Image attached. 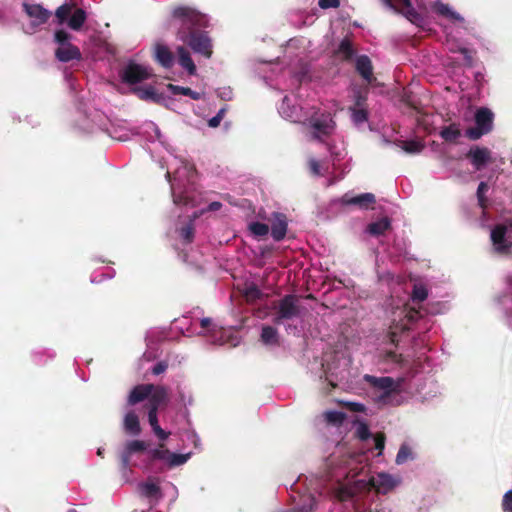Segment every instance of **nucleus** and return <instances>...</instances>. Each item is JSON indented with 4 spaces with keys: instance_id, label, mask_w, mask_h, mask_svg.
<instances>
[{
    "instance_id": "obj_1",
    "label": "nucleus",
    "mask_w": 512,
    "mask_h": 512,
    "mask_svg": "<svg viewBox=\"0 0 512 512\" xmlns=\"http://www.w3.org/2000/svg\"><path fill=\"white\" fill-rule=\"evenodd\" d=\"M172 17L178 22V38L195 53L210 58L213 53L211 39L201 31L208 26L207 16L192 7L177 6L172 11Z\"/></svg>"
},
{
    "instance_id": "obj_2",
    "label": "nucleus",
    "mask_w": 512,
    "mask_h": 512,
    "mask_svg": "<svg viewBox=\"0 0 512 512\" xmlns=\"http://www.w3.org/2000/svg\"><path fill=\"white\" fill-rule=\"evenodd\" d=\"M273 323L283 325L288 321L301 317L303 308L299 304V297L287 294L278 301L272 303Z\"/></svg>"
},
{
    "instance_id": "obj_3",
    "label": "nucleus",
    "mask_w": 512,
    "mask_h": 512,
    "mask_svg": "<svg viewBox=\"0 0 512 512\" xmlns=\"http://www.w3.org/2000/svg\"><path fill=\"white\" fill-rule=\"evenodd\" d=\"M493 120L494 114L489 108H479L475 113L476 125L466 129V137L470 140H478L483 135L490 133L493 129Z\"/></svg>"
},
{
    "instance_id": "obj_4",
    "label": "nucleus",
    "mask_w": 512,
    "mask_h": 512,
    "mask_svg": "<svg viewBox=\"0 0 512 512\" xmlns=\"http://www.w3.org/2000/svg\"><path fill=\"white\" fill-rule=\"evenodd\" d=\"M152 70L146 66L130 61L121 71L122 82L134 85L152 77Z\"/></svg>"
},
{
    "instance_id": "obj_5",
    "label": "nucleus",
    "mask_w": 512,
    "mask_h": 512,
    "mask_svg": "<svg viewBox=\"0 0 512 512\" xmlns=\"http://www.w3.org/2000/svg\"><path fill=\"white\" fill-rule=\"evenodd\" d=\"M506 234L507 226L504 224H497L491 230V242L498 254H508L512 248V241L506 237Z\"/></svg>"
},
{
    "instance_id": "obj_6",
    "label": "nucleus",
    "mask_w": 512,
    "mask_h": 512,
    "mask_svg": "<svg viewBox=\"0 0 512 512\" xmlns=\"http://www.w3.org/2000/svg\"><path fill=\"white\" fill-rule=\"evenodd\" d=\"M475 170H482L488 163L491 162V151L487 147H480L478 145L472 146L465 154Z\"/></svg>"
},
{
    "instance_id": "obj_7",
    "label": "nucleus",
    "mask_w": 512,
    "mask_h": 512,
    "mask_svg": "<svg viewBox=\"0 0 512 512\" xmlns=\"http://www.w3.org/2000/svg\"><path fill=\"white\" fill-rule=\"evenodd\" d=\"M22 6H23V10L25 11V13L30 18L33 19V21L31 22V25L33 28H36V27H39V26L45 24L51 16V12L48 11L47 9H45L40 4H29V3L24 2L22 4Z\"/></svg>"
},
{
    "instance_id": "obj_8",
    "label": "nucleus",
    "mask_w": 512,
    "mask_h": 512,
    "mask_svg": "<svg viewBox=\"0 0 512 512\" xmlns=\"http://www.w3.org/2000/svg\"><path fill=\"white\" fill-rule=\"evenodd\" d=\"M173 202L178 206L195 207L200 202V194L194 188H186L177 192L172 185Z\"/></svg>"
},
{
    "instance_id": "obj_9",
    "label": "nucleus",
    "mask_w": 512,
    "mask_h": 512,
    "mask_svg": "<svg viewBox=\"0 0 512 512\" xmlns=\"http://www.w3.org/2000/svg\"><path fill=\"white\" fill-rule=\"evenodd\" d=\"M364 380L372 387L383 390V394L380 396L381 400L389 397L395 391L394 379L392 377H376L366 374Z\"/></svg>"
},
{
    "instance_id": "obj_10",
    "label": "nucleus",
    "mask_w": 512,
    "mask_h": 512,
    "mask_svg": "<svg viewBox=\"0 0 512 512\" xmlns=\"http://www.w3.org/2000/svg\"><path fill=\"white\" fill-rule=\"evenodd\" d=\"M310 125L315 131L316 138H319L321 135H329L334 128V122L329 113L322 114L320 117H312Z\"/></svg>"
},
{
    "instance_id": "obj_11",
    "label": "nucleus",
    "mask_w": 512,
    "mask_h": 512,
    "mask_svg": "<svg viewBox=\"0 0 512 512\" xmlns=\"http://www.w3.org/2000/svg\"><path fill=\"white\" fill-rule=\"evenodd\" d=\"M355 69L357 73L368 83L371 84L376 78L373 75V65L367 55H360L356 58Z\"/></svg>"
},
{
    "instance_id": "obj_12",
    "label": "nucleus",
    "mask_w": 512,
    "mask_h": 512,
    "mask_svg": "<svg viewBox=\"0 0 512 512\" xmlns=\"http://www.w3.org/2000/svg\"><path fill=\"white\" fill-rule=\"evenodd\" d=\"M287 217L283 213H274L271 223V236L275 241H281L287 233Z\"/></svg>"
},
{
    "instance_id": "obj_13",
    "label": "nucleus",
    "mask_w": 512,
    "mask_h": 512,
    "mask_svg": "<svg viewBox=\"0 0 512 512\" xmlns=\"http://www.w3.org/2000/svg\"><path fill=\"white\" fill-rule=\"evenodd\" d=\"M147 443L142 440H132L126 443L121 453V464L123 468H127L130 464L131 456L134 453H140L147 449Z\"/></svg>"
},
{
    "instance_id": "obj_14",
    "label": "nucleus",
    "mask_w": 512,
    "mask_h": 512,
    "mask_svg": "<svg viewBox=\"0 0 512 512\" xmlns=\"http://www.w3.org/2000/svg\"><path fill=\"white\" fill-rule=\"evenodd\" d=\"M154 58L163 68L169 69L174 65L175 57L168 46L157 43L154 47Z\"/></svg>"
},
{
    "instance_id": "obj_15",
    "label": "nucleus",
    "mask_w": 512,
    "mask_h": 512,
    "mask_svg": "<svg viewBox=\"0 0 512 512\" xmlns=\"http://www.w3.org/2000/svg\"><path fill=\"white\" fill-rule=\"evenodd\" d=\"M55 57L60 62L67 63L72 60H78V61L81 60L82 54H81L80 49L76 45H73L70 43L67 45L59 46L55 50Z\"/></svg>"
},
{
    "instance_id": "obj_16",
    "label": "nucleus",
    "mask_w": 512,
    "mask_h": 512,
    "mask_svg": "<svg viewBox=\"0 0 512 512\" xmlns=\"http://www.w3.org/2000/svg\"><path fill=\"white\" fill-rule=\"evenodd\" d=\"M154 389L153 384H139L136 385L128 396V404L133 406L136 405L149 397Z\"/></svg>"
},
{
    "instance_id": "obj_17",
    "label": "nucleus",
    "mask_w": 512,
    "mask_h": 512,
    "mask_svg": "<svg viewBox=\"0 0 512 512\" xmlns=\"http://www.w3.org/2000/svg\"><path fill=\"white\" fill-rule=\"evenodd\" d=\"M342 201L346 205H356L362 209H368L376 203V198L372 193H363L354 197H349L346 194L343 196Z\"/></svg>"
},
{
    "instance_id": "obj_18",
    "label": "nucleus",
    "mask_w": 512,
    "mask_h": 512,
    "mask_svg": "<svg viewBox=\"0 0 512 512\" xmlns=\"http://www.w3.org/2000/svg\"><path fill=\"white\" fill-rule=\"evenodd\" d=\"M168 403V389L165 386H155L152 393L148 397L147 408L155 407L159 409L161 405Z\"/></svg>"
},
{
    "instance_id": "obj_19",
    "label": "nucleus",
    "mask_w": 512,
    "mask_h": 512,
    "mask_svg": "<svg viewBox=\"0 0 512 512\" xmlns=\"http://www.w3.org/2000/svg\"><path fill=\"white\" fill-rule=\"evenodd\" d=\"M397 484L393 476L387 473L378 474L377 478L372 480V485L380 493H387L392 490Z\"/></svg>"
},
{
    "instance_id": "obj_20",
    "label": "nucleus",
    "mask_w": 512,
    "mask_h": 512,
    "mask_svg": "<svg viewBox=\"0 0 512 512\" xmlns=\"http://www.w3.org/2000/svg\"><path fill=\"white\" fill-rule=\"evenodd\" d=\"M178 53V63L179 65L185 69L189 75H195L196 73V65L191 58L189 51L184 46H179L177 48Z\"/></svg>"
},
{
    "instance_id": "obj_21",
    "label": "nucleus",
    "mask_w": 512,
    "mask_h": 512,
    "mask_svg": "<svg viewBox=\"0 0 512 512\" xmlns=\"http://www.w3.org/2000/svg\"><path fill=\"white\" fill-rule=\"evenodd\" d=\"M134 93L143 101H151L157 104L161 103L164 99L163 95L158 93L153 86L135 88Z\"/></svg>"
},
{
    "instance_id": "obj_22",
    "label": "nucleus",
    "mask_w": 512,
    "mask_h": 512,
    "mask_svg": "<svg viewBox=\"0 0 512 512\" xmlns=\"http://www.w3.org/2000/svg\"><path fill=\"white\" fill-rule=\"evenodd\" d=\"M261 342L268 346L279 345V334L275 327L270 325H264L260 335Z\"/></svg>"
},
{
    "instance_id": "obj_23",
    "label": "nucleus",
    "mask_w": 512,
    "mask_h": 512,
    "mask_svg": "<svg viewBox=\"0 0 512 512\" xmlns=\"http://www.w3.org/2000/svg\"><path fill=\"white\" fill-rule=\"evenodd\" d=\"M335 54L338 57H340L343 61H350L353 58L355 54V49L353 47L351 40L348 37H345L344 39L341 40L337 50L335 51Z\"/></svg>"
},
{
    "instance_id": "obj_24",
    "label": "nucleus",
    "mask_w": 512,
    "mask_h": 512,
    "mask_svg": "<svg viewBox=\"0 0 512 512\" xmlns=\"http://www.w3.org/2000/svg\"><path fill=\"white\" fill-rule=\"evenodd\" d=\"M124 429L127 433L137 436L141 432L138 416L133 412H128L124 417Z\"/></svg>"
},
{
    "instance_id": "obj_25",
    "label": "nucleus",
    "mask_w": 512,
    "mask_h": 512,
    "mask_svg": "<svg viewBox=\"0 0 512 512\" xmlns=\"http://www.w3.org/2000/svg\"><path fill=\"white\" fill-rule=\"evenodd\" d=\"M391 228V222L387 217H384L376 222H372L367 227V232L373 236L383 235Z\"/></svg>"
},
{
    "instance_id": "obj_26",
    "label": "nucleus",
    "mask_w": 512,
    "mask_h": 512,
    "mask_svg": "<svg viewBox=\"0 0 512 512\" xmlns=\"http://www.w3.org/2000/svg\"><path fill=\"white\" fill-rule=\"evenodd\" d=\"M86 19H87L86 12L82 8H77L71 14L69 20L67 21V24L72 30L78 31L82 28Z\"/></svg>"
},
{
    "instance_id": "obj_27",
    "label": "nucleus",
    "mask_w": 512,
    "mask_h": 512,
    "mask_svg": "<svg viewBox=\"0 0 512 512\" xmlns=\"http://www.w3.org/2000/svg\"><path fill=\"white\" fill-rule=\"evenodd\" d=\"M461 131L458 124L452 123L449 126H445L440 131L441 138L449 143H454L460 137Z\"/></svg>"
},
{
    "instance_id": "obj_28",
    "label": "nucleus",
    "mask_w": 512,
    "mask_h": 512,
    "mask_svg": "<svg viewBox=\"0 0 512 512\" xmlns=\"http://www.w3.org/2000/svg\"><path fill=\"white\" fill-rule=\"evenodd\" d=\"M167 88L173 95H184L190 97L193 100H200L202 98V93L194 91L189 87L168 84Z\"/></svg>"
},
{
    "instance_id": "obj_29",
    "label": "nucleus",
    "mask_w": 512,
    "mask_h": 512,
    "mask_svg": "<svg viewBox=\"0 0 512 512\" xmlns=\"http://www.w3.org/2000/svg\"><path fill=\"white\" fill-rule=\"evenodd\" d=\"M73 7V4L64 3L56 9L55 16L58 19L59 24H64L69 20Z\"/></svg>"
},
{
    "instance_id": "obj_30",
    "label": "nucleus",
    "mask_w": 512,
    "mask_h": 512,
    "mask_svg": "<svg viewBox=\"0 0 512 512\" xmlns=\"http://www.w3.org/2000/svg\"><path fill=\"white\" fill-rule=\"evenodd\" d=\"M190 453L187 454H179V453H169L167 465L169 468H174L177 466H181L185 464L190 458Z\"/></svg>"
},
{
    "instance_id": "obj_31",
    "label": "nucleus",
    "mask_w": 512,
    "mask_h": 512,
    "mask_svg": "<svg viewBox=\"0 0 512 512\" xmlns=\"http://www.w3.org/2000/svg\"><path fill=\"white\" fill-rule=\"evenodd\" d=\"M489 190V186L486 182H480L477 188L476 196L478 200V205L480 208L485 210L488 207V199L486 197V193Z\"/></svg>"
},
{
    "instance_id": "obj_32",
    "label": "nucleus",
    "mask_w": 512,
    "mask_h": 512,
    "mask_svg": "<svg viewBox=\"0 0 512 512\" xmlns=\"http://www.w3.org/2000/svg\"><path fill=\"white\" fill-rule=\"evenodd\" d=\"M401 148L409 154L420 153L424 149V144L416 140L401 141Z\"/></svg>"
},
{
    "instance_id": "obj_33",
    "label": "nucleus",
    "mask_w": 512,
    "mask_h": 512,
    "mask_svg": "<svg viewBox=\"0 0 512 512\" xmlns=\"http://www.w3.org/2000/svg\"><path fill=\"white\" fill-rule=\"evenodd\" d=\"M435 10L438 14L448 17L452 20L461 21L463 18L456 12L452 11V9L449 7V5L444 3H438L435 6Z\"/></svg>"
},
{
    "instance_id": "obj_34",
    "label": "nucleus",
    "mask_w": 512,
    "mask_h": 512,
    "mask_svg": "<svg viewBox=\"0 0 512 512\" xmlns=\"http://www.w3.org/2000/svg\"><path fill=\"white\" fill-rule=\"evenodd\" d=\"M325 420L333 425H341L346 419V414L341 411H327L324 413Z\"/></svg>"
},
{
    "instance_id": "obj_35",
    "label": "nucleus",
    "mask_w": 512,
    "mask_h": 512,
    "mask_svg": "<svg viewBox=\"0 0 512 512\" xmlns=\"http://www.w3.org/2000/svg\"><path fill=\"white\" fill-rule=\"evenodd\" d=\"M351 117L355 124H362L368 120L367 108H349Z\"/></svg>"
},
{
    "instance_id": "obj_36",
    "label": "nucleus",
    "mask_w": 512,
    "mask_h": 512,
    "mask_svg": "<svg viewBox=\"0 0 512 512\" xmlns=\"http://www.w3.org/2000/svg\"><path fill=\"white\" fill-rule=\"evenodd\" d=\"M141 490L144 496L148 498L156 497L160 494V487L153 482H145L141 485Z\"/></svg>"
},
{
    "instance_id": "obj_37",
    "label": "nucleus",
    "mask_w": 512,
    "mask_h": 512,
    "mask_svg": "<svg viewBox=\"0 0 512 512\" xmlns=\"http://www.w3.org/2000/svg\"><path fill=\"white\" fill-rule=\"evenodd\" d=\"M428 297V291L423 285H414L411 298L413 302L421 303Z\"/></svg>"
},
{
    "instance_id": "obj_38",
    "label": "nucleus",
    "mask_w": 512,
    "mask_h": 512,
    "mask_svg": "<svg viewBox=\"0 0 512 512\" xmlns=\"http://www.w3.org/2000/svg\"><path fill=\"white\" fill-rule=\"evenodd\" d=\"M412 451H411V448L406 445V444H403L400 446V449L396 455V459H395V462L396 464L398 465H401V464H404L408 459H412Z\"/></svg>"
},
{
    "instance_id": "obj_39",
    "label": "nucleus",
    "mask_w": 512,
    "mask_h": 512,
    "mask_svg": "<svg viewBox=\"0 0 512 512\" xmlns=\"http://www.w3.org/2000/svg\"><path fill=\"white\" fill-rule=\"evenodd\" d=\"M170 451L164 449V444H159V447L149 451L151 460H163L167 463Z\"/></svg>"
},
{
    "instance_id": "obj_40",
    "label": "nucleus",
    "mask_w": 512,
    "mask_h": 512,
    "mask_svg": "<svg viewBox=\"0 0 512 512\" xmlns=\"http://www.w3.org/2000/svg\"><path fill=\"white\" fill-rule=\"evenodd\" d=\"M382 3L399 13L402 8L410 7L411 0H382Z\"/></svg>"
},
{
    "instance_id": "obj_41",
    "label": "nucleus",
    "mask_w": 512,
    "mask_h": 512,
    "mask_svg": "<svg viewBox=\"0 0 512 512\" xmlns=\"http://www.w3.org/2000/svg\"><path fill=\"white\" fill-rule=\"evenodd\" d=\"M249 229L255 236L259 237L266 236L269 233V226L262 222H252Z\"/></svg>"
},
{
    "instance_id": "obj_42",
    "label": "nucleus",
    "mask_w": 512,
    "mask_h": 512,
    "mask_svg": "<svg viewBox=\"0 0 512 512\" xmlns=\"http://www.w3.org/2000/svg\"><path fill=\"white\" fill-rule=\"evenodd\" d=\"M244 295L247 300L255 301L262 297V291L255 284H251L245 289Z\"/></svg>"
},
{
    "instance_id": "obj_43",
    "label": "nucleus",
    "mask_w": 512,
    "mask_h": 512,
    "mask_svg": "<svg viewBox=\"0 0 512 512\" xmlns=\"http://www.w3.org/2000/svg\"><path fill=\"white\" fill-rule=\"evenodd\" d=\"M71 38L72 35L65 30H57L54 34V40L59 46L70 44L69 41Z\"/></svg>"
},
{
    "instance_id": "obj_44",
    "label": "nucleus",
    "mask_w": 512,
    "mask_h": 512,
    "mask_svg": "<svg viewBox=\"0 0 512 512\" xmlns=\"http://www.w3.org/2000/svg\"><path fill=\"white\" fill-rule=\"evenodd\" d=\"M399 13L405 15V17L413 23L421 19L420 14L412 7V3H410V7L402 8Z\"/></svg>"
},
{
    "instance_id": "obj_45",
    "label": "nucleus",
    "mask_w": 512,
    "mask_h": 512,
    "mask_svg": "<svg viewBox=\"0 0 512 512\" xmlns=\"http://www.w3.org/2000/svg\"><path fill=\"white\" fill-rule=\"evenodd\" d=\"M180 236L186 243H191L194 238V228L192 225H186L181 228Z\"/></svg>"
},
{
    "instance_id": "obj_46",
    "label": "nucleus",
    "mask_w": 512,
    "mask_h": 512,
    "mask_svg": "<svg viewBox=\"0 0 512 512\" xmlns=\"http://www.w3.org/2000/svg\"><path fill=\"white\" fill-rule=\"evenodd\" d=\"M308 167H309V171L310 173L313 175V176H321L323 175L322 171H321V166H320V163L319 161H317L316 159L314 158H310L308 160Z\"/></svg>"
},
{
    "instance_id": "obj_47",
    "label": "nucleus",
    "mask_w": 512,
    "mask_h": 512,
    "mask_svg": "<svg viewBox=\"0 0 512 512\" xmlns=\"http://www.w3.org/2000/svg\"><path fill=\"white\" fill-rule=\"evenodd\" d=\"M503 512H512V489L507 491L502 499Z\"/></svg>"
},
{
    "instance_id": "obj_48",
    "label": "nucleus",
    "mask_w": 512,
    "mask_h": 512,
    "mask_svg": "<svg viewBox=\"0 0 512 512\" xmlns=\"http://www.w3.org/2000/svg\"><path fill=\"white\" fill-rule=\"evenodd\" d=\"M367 96L361 91H357L354 95V107L353 108H366Z\"/></svg>"
},
{
    "instance_id": "obj_49",
    "label": "nucleus",
    "mask_w": 512,
    "mask_h": 512,
    "mask_svg": "<svg viewBox=\"0 0 512 512\" xmlns=\"http://www.w3.org/2000/svg\"><path fill=\"white\" fill-rule=\"evenodd\" d=\"M356 434L359 439L367 440L370 437L371 433H370L369 427L366 423H360L357 428Z\"/></svg>"
},
{
    "instance_id": "obj_50",
    "label": "nucleus",
    "mask_w": 512,
    "mask_h": 512,
    "mask_svg": "<svg viewBox=\"0 0 512 512\" xmlns=\"http://www.w3.org/2000/svg\"><path fill=\"white\" fill-rule=\"evenodd\" d=\"M225 112L226 110L224 108L220 109L218 113L208 121V125L212 128L218 127L225 115Z\"/></svg>"
},
{
    "instance_id": "obj_51",
    "label": "nucleus",
    "mask_w": 512,
    "mask_h": 512,
    "mask_svg": "<svg viewBox=\"0 0 512 512\" xmlns=\"http://www.w3.org/2000/svg\"><path fill=\"white\" fill-rule=\"evenodd\" d=\"M344 406L351 412L363 413L366 411L365 405L359 402H345Z\"/></svg>"
},
{
    "instance_id": "obj_52",
    "label": "nucleus",
    "mask_w": 512,
    "mask_h": 512,
    "mask_svg": "<svg viewBox=\"0 0 512 512\" xmlns=\"http://www.w3.org/2000/svg\"><path fill=\"white\" fill-rule=\"evenodd\" d=\"M157 413L158 409L155 407L148 408V422L152 428L159 425Z\"/></svg>"
},
{
    "instance_id": "obj_53",
    "label": "nucleus",
    "mask_w": 512,
    "mask_h": 512,
    "mask_svg": "<svg viewBox=\"0 0 512 512\" xmlns=\"http://www.w3.org/2000/svg\"><path fill=\"white\" fill-rule=\"evenodd\" d=\"M168 368L167 361H159L157 362L151 369L153 375H160L164 373Z\"/></svg>"
},
{
    "instance_id": "obj_54",
    "label": "nucleus",
    "mask_w": 512,
    "mask_h": 512,
    "mask_svg": "<svg viewBox=\"0 0 512 512\" xmlns=\"http://www.w3.org/2000/svg\"><path fill=\"white\" fill-rule=\"evenodd\" d=\"M318 5L321 9L338 8L340 0H319Z\"/></svg>"
},
{
    "instance_id": "obj_55",
    "label": "nucleus",
    "mask_w": 512,
    "mask_h": 512,
    "mask_svg": "<svg viewBox=\"0 0 512 512\" xmlns=\"http://www.w3.org/2000/svg\"><path fill=\"white\" fill-rule=\"evenodd\" d=\"M420 317V312L414 308L409 309L405 314V318L409 323L416 322Z\"/></svg>"
},
{
    "instance_id": "obj_56",
    "label": "nucleus",
    "mask_w": 512,
    "mask_h": 512,
    "mask_svg": "<svg viewBox=\"0 0 512 512\" xmlns=\"http://www.w3.org/2000/svg\"><path fill=\"white\" fill-rule=\"evenodd\" d=\"M375 448L382 452L385 447V435L383 433L376 434L375 438Z\"/></svg>"
},
{
    "instance_id": "obj_57",
    "label": "nucleus",
    "mask_w": 512,
    "mask_h": 512,
    "mask_svg": "<svg viewBox=\"0 0 512 512\" xmlns=\"http://www.w3.org/2000/svg\"><path fill=\"white\" fill-rule=\"evenodd\" d=\"M153 432L155 433V435L162 441L166 440L168 437H169V434L168 432L164 431L160 425L158 426H155L152 428Z\"/></svg>"
},
{
    "instance_id": "obj_58",
    "label": "nucleus",
    "mask_w": 512,
    "mask_h": 512,
    "mask_svg": "<svg viewBox=\"0 0 512 512\" xmlns=\"http://www.w3.org/2000/svg\"><path fill=\"white\" fill-rule=\"evenodd\" d=\"M222 207V203L221 202H218V201H214V202H211L209 205H208V208L207 210L208 211H218L220 210Z\"/></svg>"
},
{
    "instance_id": "obj_59",
    "label": "nucleus",
    "mask_w": 512,
    "mask_h": 512,
    "mask_svg": "<svg viewBox=\"0 0 512 512\" xmlns=\"http://www.w3.org/2000/svg\"><path fill=\"white\" fill-rule=\"evenodd\" d=\"M212 324V320L210 318H203L200 321V326L204 329L208 328Z\"/></svg>"
},
{
    "instance_id": "obj_60",
    "label": "nucleus",
    "mask_w": 512,
    "mask_h": 512,
    "mask_svg": "<svg viewBox=\"0 0 512 512\" xmlns=\"http://www.w3.org/2000/svg\"><path fill=\"white\" fill-rule=\"evenodd\" d=\"M461 53L465 55V57L468 59V53H469V50L467 48H462L461 50Z\"/></svg>"
},
{
    "instance_id": "obj_61",
    "label": "nucleus",
    "mask_w": 512,
    "mask_h": 512,
    "mask_svg": "<svg viewBox=\"0 0 512 512\" xmlns=\"http://www.w3.org/2000/svg\"><path fill=\"white\" fill-rule=\"evenodd\" d=\"M506 226H507V229L509 228V229H511V230H512V219H509V220L507 221V225H506Z\"/></svg>"
},
{
    "instance_id": "obj_62",
    "label": "nucleus",
    "mask_w": 512,
    "mask_h": 512,
    "mask_svg": "<svg viewBox=\"0 0 512 512\" xmlns=\"http://www.w3.org/2000/svg\"><path fill=\"white\" fill-rule=\"evenodd\" d=\"M394 337H395V333H394V332H392V333H391V340H392V342H395Z\"/></svg>"
},
{
    "instance_id": "obj_63",
    "label": "nucleus",
    "mask_w": 512,
    "mask_h": 512,
    "mask_svg": "<svg viewBox=\"0 0 512 512\" xmlns=\"http://www.w3.org/2000/svg\"><path fill=\"white\" fill-rule=\"evenodd\" d=\"M67 512H78L76 509H69Z\"/></svg>"
},
{
    "instance_id": "obj_64",
    "label": "nucleus",
    "mask_w": 512,
    "mask_h": 512,
    "mask_svg": "<svg viewBox=\"0 0 512 512\" xmlns=\"http://www.w3.org/2000/svg\"><path fill=\"white\" fill-rule=\"evenodd\" d=\"M409 328L406 325L403 326V330H408Z\"/></svg>"
}]
</instances>
